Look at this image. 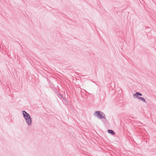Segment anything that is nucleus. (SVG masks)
<instances>
[{
  "mask_svg": "<svg viewBox=\"0 0 156 156\" xmlns=\"http://www.w3.org/2000/svg\"><path fill=\"white\" fill-rule=\"evenodd\" d=\"M108 132L109 133H111L112 135H115V133L112 130L109 129L108 130Z\"/></svg>",
  "mask_w": 156,
  "mask_h": 156,
  "instance_id": "5",
  "label": "nucleus"
},
{
  "mask_svg": "<svg viewBox=\"0 0 156 156\" xmlns=\"http://www.w3.org/2000/svg\"><path fill=\"white\" fill-rule=\"evenodd\" d=\"M137 98L143 101L144 102L145 101V99L142 97H137Z\"/></svg>",
  "mask_w": 156,
  "mask_h": 156,
  "instance_id": "4",
  "label": "nucleus"
},
{
  "mask_svg": "<svg viewBox=\"0 0 156 156\" xmlns=\"http://www.w3.org/2000/svg\"><path fill=\"white\" fill-rule=\"evenodd\" d=\"M23 116L27 124L30 125L31 124V119L30 115L25 111H23Z\"/></svg>",
  "mask_w": 156,
  "mask_h": 156,
  "instance_id": "1",
  "label": "nucleus"
},
{
  "mask_svg": "<svg viewBox=\"0 0 156 156\" xmlns=\"http://www.w3.org/2000/svg\"><path fill=\"white\" fill-rule=\"evenodd\" d=\"M140 95V96H142V94L140 93L139 92H136L135 94H134L133 95V96L134 97H137V95Z\"/></svg>",
  "mask_w": 156,
  "mask_h": 156,
  "instance_id": "3",
  "label": "nucleus"
},
{
  "mask_svg": "<svg viewBox=\"0 0 156 156\" xmlns=\"http://www.w3.org/2000/svg\"><path fill=\"white\" fill-rule=\"evenodd\" d=\"M95 113L96 116H98L100 119H105V115L102 112L97 111L95 112Z\"/></svg>",
  "mask_w": 156,
  "mask_h": 156,
  "instance_id": "2",
  "label": "nucleus"
}]
</instances>
